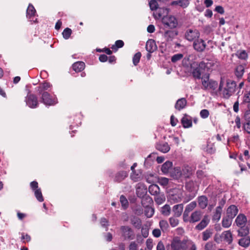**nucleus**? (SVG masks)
I'll use <instances>...</instances> for the list:
<instances>
[{
  "mask_svg": "<svg viewBox=\"0 0 250 250\" xmlns=\"http://www.w3.org/2000/svg\"><path fill=\"white\" fill-rule=\"evenodd\" d=\"M162 21L164 25L165 28L169 27L171 29L175 28L178 25V21L176 18L171 15L164 16Z\"/></svg>",
  "mask_w": 250,
  "mask_h": 250,
  "instance_id": "0eeeda50",
  "label": "nucleus"
},
{
  "mask_svg": "<svg viewBox=\"0 0 250 250\" xmlns=\"http://www.w3.org/2000/svg\"><path fill=\"white\" fill-rule=\"evenodd\" d=\"M236 55L237 57L241 59L245 60L248 57V54L245 50H243L240 52H237Z\"/></svg>",
  "mask_w": 250,
  "mask_h": 250,
  "instance_id": "5fc2aeb1",
  "label": "nucleus"
},
{
  "mask_svg": "<svg viewBox=\"0 0 250 250\" xmlns=\"http://www.w3.org/2000/svg\"><path fill=\"white\" fill-rule=\"evenodd\" d=\"M159 226L162 231H164L167 230L168 228V224L167 221L163 220L159 222Z\"/></svg>",
  "mask_w": 250,
  "mask_h": 250,
  "instance_id": "8fccbe9b",
  "label": "nucleus"
},
{
  "mask_svg": "<svg viewBox=\"0 0 250 250\" xmlns=\"http://www.w3.org/2000/svg\"><path fill=\"white\" fill-rule=\"evenodd\" d=\"M188 242L186 240H181L178 237H174L170 245L167 247V250H186Z\"/></svg>",
  "mask_w": 250,
  "mask_h": 250,
  "instance_id": "7ed1b4c3",
  "label": "nucleus"
},
{
  "mask_svg": "<svg viewBox=\"0 0 250 250\" xmlns=\"http://www.w3.org/2000/svg\"><path fill=\"white\" fill-rule=\"evenodd\" d=\"M162 213L165 216H168L170 213V207L169 205H165L162 208Z\"/></svg>",
  "mask_w": 250,
  "mask_h": 250,
  "instance_id": "de8ad7c7",
  "label": "nucleus"
},
{
  "mask_svg": "<svg viewBox=\"0 0 250 250\" xmlns=\"http://www.w3.org/2000/svg\"><path fill=\"white\" fill-rule=\"evenodd\" d=\"M248 108L245 113L244 118L246 122H250V107H248Z\"/></svg>",
  "mask_w": 250,
  "mask_h": 250,
  "instance_id": "0e129e2a",
  "label": "nucleus"
},
{
  "mask_svg": "<svg viewBox=\"0 0 250 250\" xmlns=\"http://www.w3.org/2000/svg\"><path fill=\"white\" fill-rule=\"evenodd\" d=\"M127 176V173L125 171H122L117 173L115 176L114 180L116 182H121Z\"/></svg>",
  "mask_w": 250,
  "mask_h": 250,
  "instance_id": "c756f323",
  "label": "nucleus"
},
{
  "mask_svg": "<svg viewBox=\"0 0 250 250\" xmlns=\"http://www.w3.org/2000/svg\"><path fill=\"white\" fill-rule=\"evenodd\" d=\"M198 205L202 208H205L208 204V199L205 196H201L198 198Z\"/></svg>",
  "mask_w": 250,
  "mask_h": 250,
  "instance_id": "bb28decb",
  "label": "nucleus"
},
{
  "mask_svg": "<svg viewBox=\"0 0 250 250\" xmlns=\"http://www.w3.org/2000/svg\"><path fill=\"white\" fill-rule=\"evenodd\" d=\"M132 224L137 228H140L141 226V221L139 218H135L132 221Z\"/></svg>",
  "mask_w": 250,
  "mask_h": 250,
  "instance_id": "bf43d9fd",
  "label": "nucleus"
},
{
  "mask_svg": "<svg viewBox=\"0 0 250 250\" xmlns=\"http://www.w3.org/2000/svg\"><path fill=\"white\" fill-rule=\"evenodd\" d=\"M206 46L207 45L205 41L202 39H199V38L197 40H195L193 43V48L199 52H203L205 50Z\"/></svg>",
  "mask_w": 250,
  "mask_h": 250,
  "instance_id": "9d476101",
  "label": "nucleus"
},
{
  "mask_svg": "<svg viewBox=\"0 0 250 250\" xmlns=\"http://www.w3.org/2000/svg\"><path fill=\"white\" fill-rule=\"evenodd\" d=\"M196 202L192 201L186 206L183 214L184 219L188 216L189 213L196 208Z\"/></svg>",
  "mask_w": 250,
  "mask_h": 250,
  "instance_id": "2eb2a0df",
  "label": "nucleus"
},
{
  "mask_svg": "<svg viewBox=\"0 0 250 250\" xmlns=\"http://www.w3.org/2000/svg\"><path fill=\"white\" fill-rule=\"evenodd\" d=\"M181 124L184 128H189L192 126V120L191 117L185 114L181 119Z\"/></svg>",
  "mask_w": 250,
  "mask_h": 250,
  "instance_id": "f3484780",
  "label": "nucleus"
},
{
  "mask_svg": "<svg viewBox=\"0 0 250 250\" xmlns=\"http://www.w3.org/2000/svg\"><path fill=\"white\" fill-rule=\"evenodd\" d=\"M198 65L203 73L206 70H208L209 67L212 66V64L208 62H206L205 61H202L198 64Z\"/></svg>",
  "mask_w": 250,
  "mask_h": 250,
  "instance_id": "2f4dec72",
  "label": "nucleus"
},
{
  "mask_svg": "<svg viewBox=\"0 0 250 250\" xmlns=\"http://www.w3.org/2000/svg\"><path fill=\"white\" fill-rule=\"evenodd\" d=\"M247 221L246 217L243 214H239L236 218L235 223L237 226L240 228L244 227Z\"/></svg>",
  "mask_w": 250,
  "mask_h": 250,
  "instance_id": "aec40b11",
  "label": "nucleus"
},
{
  "mask_svg": "<svg viewBox=\"0 0 250 250\" xmlns=\"http://www.w3.org/2000/svg\"><path fill=\"white\" fill-rule=\"evenodd\" d=\"M72 34V30L69 28H66L62 33V36L65 40L68 39Z\"/></svg>",
  "mask_w": 250,
  "mask_h": 250,
  "instance_id": "49530a36",
  "label": "nucleus"
},
{
  "mask_svg": "<svg viewBox=\"0 0 250 250\" xmlns=\"http://www.w3.org/2000/svg\"><path fill=\"white\" fill-rule=\"evenodd\" d=\"M206 151L208 153L212 154L215 151V147L214 144L208 142L206 147Z\"/></svg>",
  "mask_w": 250,
  "mask_h": 250,
  "instance_id": "a19ab883",
  "label": "nucleus"
},
{
  "mask_svg": "<svg viewBox=\"0 0 250 250\" xmlns=\"http://www.w3.org/2000/svg\"><path fill=\"white\" fill-rule=\"evenodd\" d=\"M130 178L134 182L141 181L143 179V175L141 170L133 171L130 174Z\"/></svg>",
  "mask_w": 250,
  "mask_h": 250,
  "instance_id": "4468645a",
  "label": "nucleus"
},
{
  "mask_svg": "<svg viewBox=\"0 0 250 250\" xmlns=\"http://www.w3.org/2000/svg\"><path fill=\"white\" fill-rule=\"evenodd\" d=\"M238 208L235 205L230 206L227 210V216L233 218L238 213Z\"/></svg>",
  "mask_w": 250,
  "mask_h": 250,
  "instance_id": "a211bd4d",
  "label": "nucleus"
},
{
  "mask_svg": "<svg viewBox=\"0 0 250 250\" xmlns=\"http://www.w3.org/2000/svg\"><path fill=\"white\" fill-rule=\"evenodd\" d=\"M201 217V212L198 210L195 211L191 215L190 222L194 223L197 222L200 220Z\"/></svg>",
  "mask_w": 250,
  "mask_h": 250,
  "instance_id": "7c9ffc66",
  "label": "nucleus"
},
{
  "mask_svg": "<svg viewBox=\"0 0 250 250\" xmlns=\"http://www.w3.org/2000/svg\"><path fill=\"white\" fill-rule=\"evenodd\" d=\"M41 95V102L46 106H53L58 103V99L55 96H52L47 92L39 94Z\"/></svg>",
  "mask_w": 250,
  "mask_h": 250,
  "instance_id": "39448f33",
  "label": "nucleus"
},
{
  "mask_svg": "<svg viewBox=\"0 0 250 250\" xmlns=\"http://www.w3.org/2000/svg\"><path fill=\"white\" fill-rule=\"evenodd\" d=\"M243 128L245 131L250 134V122H247L245 123L243 125Z\"/></svg>",
  "mask_w": 250,
  "mask_h": 250,
  "instance_id": "69168bd1",
  "label": "nucleus"
},
{
  "mask_svg": "<svg viewBox=\"0 0 250 250\" xmlns=\"http://www.w3.org/2000/svg\"><path fill=\"white\" fill-rule=\"evenodd\" d=\"M196 174L197 177L201 179L207 177V175L202 170H198L196 172Z\"/></svg>",
  "mask_w": 250,
  "mask_h": 250,
  "instance_id": "680f3d73",
  "label": "nucleus"
},
{
  "mask_svg": "<svg viewBox=\"0 0 250 250\" xmlns=\"http://www.w3.org/2000/svg\"><path fill=\"white\" fill-rule=\"evenodd\" d=\"M120 234L124 240H133L135 236L133 229L128 226H122L120 227Z\"/></svg>",
  "mask_w": 250,
  "mask_h": 250,
  "instance_id": "423d86ee",
  "label": "nucleus"
},
{
  "mask_svg": "<svg viewBox=\"0 0 250 250\" xmlns=\"http://www.w3.org/2000/svg\"><path fill=\"white\" fill-rule=\"evenodd\" d=\"M121 204L124 208H126L128 205V201L124 195H121L120 198Z\"/></svg>",
  "mask_w": 250,
  "mask_h": 250,
  "instance_id": "6e6d98bb",
  "label": "nucleus"
},
{
  "mask_svg": "<svg viewBox=\"0 0 250 250\" xmlns=\"http://www.w3.org/2000/svg\"><path fill=\"white\" fill-rule=\"evenodd\" d=\"M152 203V199L148 196L144 197L142 199V204L145 208V213L148 218L151 217L154 213V209L151 206Z\"/></svg>",
  "mask_w": 250,
  "mask_h": 250,
  "instance_id": "20e7f679",
  "label": "nucleus"
},
{
  "mask_svg": "<svg viewBox=\"0 0 250 250\" xmlns=\"http://www.w3.org/2000/svg\"><path fill=\"white\" fill-rule=\"evenodd\" d=\"M209 115V111L208 109H202L201 110L200 112V115L201 117L203 119H206L207 118Z\"/></svg>",
  "mask_w": 250,
  "mask_h": 250,
  "instance_id": "864d4df0",
  "label": "nucleus"
},
{
  "mask_svg": "<svg viewBox=\"0 0 250 250\" xmlns=\"http://www.w3.org/2000/svg\"><path fill=\"white\" fill-rule=\"evenodd\" d=\"M178 32L176 30H166L164 33V38L167 42L171 41L178 35Z\"/></svg>",
  "mask_w": 250,
  "mask_h": 250,
  "instance_id": "ddd939ff",
  "label": "nucleus"
},
{
  "mask_svg": "<svg viewBox=\"0 0 250 250\" xmlns=\"http://www.w3.org/2000/svg\"><path fill=\"white\" fill-rule=\"evenodd\" d=\"M243 103H247V107H250V91L244 94Z\"/></svg>",
  "mask_w": 250,
  "mask_h": 250,
  "instance_id": "09e8293b",
  "label": "nucleus"
},
{
  "mask_svg": "<svg viewBox=\"0 0 250 250\" xmlns=\"http://www.w3.org/2000/svg\"><path fill=\"white\" fill-rule=\"evenodd\" d=\"M189 4L188 0H178V5L183 8L187 7Z\"/></svg>",
  "mask_w": 250,
  "mask_h": 250,
  "instance_id": "603ef678",
  "label": "nucleus"
},
{
  "mask_svg": "<svg viewBox=\"0 0 250 250\" xmlns=\"http://www.w3.org/2000/svg\"><path fill=\"white\" fill-rule=\"evenodd\" d=\"M146 49L149 53H152L157 49V46L153 40H148L146 44Z\"/></svg>",
  "mask_w": 250,
  "mask_h": 250,
  "instance_id": "dca6fc26",
  "label": "nucleus"
},
{
  "mask_svg": "<svg viewBox=\"0 0 250 250\" xmlns=\"http://www.w3.org/2000/svg\"><path fill=\"white\" fill-rule=\"evenodd\" d=\"M205 250H215L216 248L215 245L211 242L208 243L205 246Z\"/></svg>",
  "mask_w": 250,
  "mask_h": 250,
  "instance_id": "052dcab7",
  "label": "nucleus"
},
{
  "mask_svg": "<svg viewBox=\"0 0 250 250\" xmlns=\"http://www.w3.org/2000/svg\"><path fill=\"white\" fill-rule=\"evenodd\" d=\"M101 224L102 227H105L106 228V230H107V227L108 226V223L107 220L104 218H102L101 220Z\"/></svg>",
  "mask_w": 250,
  "mask_h": 250,
  "instance_id": "338daca9",
  "label": "nucleus"
},
{
  "mask_svg": "<svg viewBox=\"0 0 250 250\" xmlns=\"http://www.w3.org/2000/svg\"><path fill=\"white\" fill-rule=\"evenodd\" d=\"M129 250H137V245L135 242H132L129 246Z\"/></svg>",
  "mask_w": 250,
  "mask_h": 250,
  "instance_id": "774afa93",
  "label": "nucleus"
},
{
  "mask_svg": "<svg viewBox=\"0 0 250 250\" xmlns=\"http://www.w3.org/2000/svg\"><path fill=\"white\" fill-rule=\"evenodd\" d=\"M202 89L204 90H215L218 87V83L212 80L209 79V74H205L201 79Z\"/></svg>",
  "mask_w": 250,
  "mask_h": 250,
  "instance_id": "f03ea898",
  "label": "nucleus"
},
{
  "mask_svg": "<svg viewBox=\"0 0 250 250\" xmlns=\"http://www.w3.org/2000/svg\"><path fill=\"white\" fill-rule=\"evenodd\" d=\"M181 170L183 174V177L184 178L189 177L192 174V169L188 166H184Z\"/></svg>",
  "mask_w": 250,
  "mask_h": 250,
  "instance_id": "cd10ccee",
  "label": "nucleus"
},
{
  "mask_svg": "<svg viewBox=\"0 0 250 250\" xmlns=\"http://www.w3.org/2000/svg\"><path fill=\"white\" fill-rule=\"evenodd\" d=\"M190 67L193 77L197 79H202L201 74L203 73L198 65V63L196 62H194L190 64Z\"/></svg>",
  "mask_w": 250,
  "mask_h": 250,
  "instance_id": "9b49d317",
  "label": "nucleus"
},
{
  "mask_svg": "<svg viewBox=\"0 0 250 250\" xmlns=\"http://www.w3.org/2000/svg\"><path fill=\"white\" fill-rule=\"evenodd\" d=\"M208 220L207 217H205L200 223L196 227V229L198 230H202L204 229L208 224Z\"/></svg>",
  "mask_w": 250,
  "mask_h": 250,
  "instance_id": "e433bc0d",
  "label": "nucleus"
},
{
  "mask_svg": "<svg viewBox=\"0 0 250 250\" xmlns=\"http://www.w3.org/2000/svg\"><path fill=\"white\" fill-rule=\"evenodd\" d=\"M236 82L232 80L228 79L225 80L221 78L219 86V90L222 92L223 97L229 99L235 92L236 89Z\"/></svg>",
  "mask_w": 250,
  "mask_h": 250,
  "instance_id": "f257e3e1",
  "label": "nucleus"
},
{
  "mask_svg": "<svg viewBox=\"0 0 250 250\" xmlns=\"http://www.w3.org/2000/svg\"><path fill=\"white\" fill-rule=\"evenodd\" d=\"M85 64L83 62H76L72 66V69L76 72L78 73L82 71L85 68Z\"/></svg>",
  "mask_w": 250,
  "mask_h": 250,
  "instance_id": "412c9836",
  "label": "nucleus"
},
{
  "mask_svg": "<svg viewBox=\"0 0 250 250\" xmlns=\"http://www.w3.org/2000/svg\"><path fill=\"white\" fill-rule=\"evenodd\" d=\"M157 150L163 153H167L170 150V147L167 143H159L156 145Z\"/></svg>",
  "mask_w": 250,
  "mask_h": 250,
  "instance_id": "5701e85b",
  "label": "nucleus"
},
{
  "mask_svg": "<svg viewBox=\"0 0 250 250\" xmlns=\"http://www.w3.org/2000/svg\"><path fill=\"white\" fill-rule=\"evenodd\" d=\"M124 45V42L122 40H117L115 42V44L112 45L111 47V48L116 51L118 50V48H122Z\"/></svg>",
  "mask_w": 250,
  "mask_h": 250,
  "instance_id": "ea45409f",
  "label": "nucleus"
},
{
  "mask_svg": "<svg viewBox=\"0 0 250 250\" xmlns=\"http://www.w3.org/2000/svg\"><path fill=\"white\" fill-rule=\"evenodd\" d=\"M186 188L189 191H192L194 190V182L193 181H189L186 184Z\"/></svg>",
  "mask_w": 250,
  "mask_h": 250,
  "instance_id": "e2e57ef3",
  "label": "nucleus"
},
{
  "mask_svg": "<svg viewBox=\"0 0 250 250\" xmlns=\"http://www.w3.org/2000/svg\"><path fill=\"white\" fill-rule=\"evenodd\" d=\"M36 11L31 4H29L26 10V17L27 18L31 20V19L35 16Z\"/></svg>",
  "mask_w": 250,
  "mask_h": 250,
  "instance_id": "393cba45",
  "label": "nucleus"
},
{
  "mask_svg": "<svg viewBox=\"0 0 250 250\" xmlns=\"http://www.w3.org/2000/svg\"><path fill=\"white\" fill-rule=\"evenodd\" d=\"M172 163L171 162L167 161L162 166L161 170L164 173H167L169 169L172 167Z\"/></svg>",
  "mask_w": 250,
  "mask_h": 250,
  "instance_id": "4c0bfd02",
  "label": "nucleus"
},
{
  "mask_svg": "<svg viewBox=\"0 0 250 250\" xmlns=\"http://www.w3.org/2000/svg\"><path fill=\"white\" fill-rule=\"evenodd\" d=\"M187 104V101L186 98H182L177 101L174 106L176 109L180 111L185 108Z\"/></svg>",
  "mask_w": 250,
  "mask_h": 250,
  "instance_id": "6ab92c4d",
  "label": "nucleus"
},
{
  "mask_svg": "<svg viewBox=\"0 0 250 250\" xmlns=\"http://www.w3.org/2000/svg\"><path fill=\"white\" fill-rule=\"evenodd\" d=\"M222 211V207L220 206L217 207L215 209V211L213 216V219L216 221L219 220L221 218Z\"/></svg>",
  "mask_w": 250,
  "mask_h": 250,
  "instance_id": "58836bf2",
  "label": "nucleus"
},
{
  "mask_svg": "<svg viewBox=\"0 0 250 250\" xmlns=\"http://www.w3.org/2000/svg\"><path fill=\"white\" fill-rule=\"evenodd\" d=\"M171 176L175 179L183 177L181 168L179 167H175L171 172Z\"/></svg>",
  "mask_w": 250,
  "mask_h": 250,
  "instance_id": "c85d7f7f",
  "label": "nucleus"
},
{
  "mask_svg": "<svg viewBox=\"0 0 250 250\" xmlns=\"http://www.w3.org/2000/svg\"><path fill=\"white\" fill-rule=\"evenodd\" d=\"M136 194L139 197H143L146 193L147 188L146 186L142 183H138L136 186Z\"/></svg>",
  "mask_w": 250,
  "mask_h": 250,
  "instance_id": "f8f14e48",
  "label": "nucleus"
},
{
  "mask_svg": "<svg viewBox=\"0 0 250 250\" xmlns=\"http://www.w3.org/2000/svg\"><path fill=\"white\" fill-rule=\"evenodd\" d=\"M232 218H231L228 216H226L223 218L222 220V226L225 228L229 227L232 223Z\"/></svg>",
  "mask_w": 250,
  "mask_h": 250,
  "instance_id": "c9c22d12",
  "label": "nucleus"
},
{
  "mask_svg": "<svg viewBox=\"0 0 250 250\" xmlns=\"http://www.w3.org/2000/svg\"><path fill=\"white\" fill-rule=\"evenodd\" d=\"M51 87V84L48 82H45L40 83L37 88L38 93L41 94L45 92V90H48Z\"/></svg>",
  "mask_w": 250,
  "mask_h": 250,
  "instance_id": "4be33fe9",
  "label": "nucleus"
},
{
  "mask_svg": "<svg viewBox=\"0 0 250 250\" xmlns=\"http://www.w3.org/2000/svg\"><path fill=\"white\" fill-rule=\"evenodd\" d=\"M184 57L183 54L178 53L174 55L171 57V61L173 63H176L180 61Z\"/></svg>",
  "mask_w": 250,
  "mask_h": 250,
  "instance_id": "37998d69",
  "label": "nucleus"
},
{
  "mask_svg": "<svg viewBox=\"0 0 250 250\" xmlns=\"http://www.w3.org/2000/svg\"><path fill=\"white\" fill-rule=\"evenodd\" d=\"M169 223L171 227H175L179 224V220L178 219L171 217L169 218Z\"/></svg>",
  "mask_w": 250,
  "mask_h": 250,
  "instance_id": "4d7b16f0",
  "label": "nucleus"
},
{
  "mask_svg": "<svg viewBox=\"0 0 250 250\" xmlns=\"http://www.w3.org/2000/svg\"><path fill=\"white\" fill-rule=\"evenodd\" d=\"M149 5L152 11L156 10L158 8V4L156 0H151L149 2Z\"/></svg>",
  "mask_w": 250,
  "mask_h": 250,
  "instance_id": "3c124183",
  "label": "nucleus"
},
{
  "mask_svg": "<svg viewBox=\"0 0 250 250\" xmlns=\"http://www.w3.org/2000/svg\"><path fill=\"white\" fill-rule=\"evenodd\" d=\"M239 244L243 247H248L250 244V238L246 236L241 238L239 241Z\"/></svg>",
  "mask_w": 250,
  "mask_h": 250,
  "instance_id": "f704fd0d",
  "label": "nucleus"
},
{
  "mask_svg": "<svg viewBox=\"0 0 250 250\" xmlns=\"http://www.w3.org/2000/svg\"><path fill=\"white\" fill-rule=\"evenodd\" d=\"M172 210L175 216L177 217L180 216L183 210V204H181L174 206Z\"/></svg>",
  "mask_w": 250,
  "mask_h": 250,
  "instance_id": "b1692460",
  "label": "nucleus"
},
{
  "mask_svg": "<svg viewBox=\"0 0 250 250\" xmlns=\"http://www.w3.org/2000/svg\"><path fill=\"white\" fill-rule=\"evenodd\" d=\"M212 231L210 229H207L203 232L202 239L204 241L208 240L212 235Z\"/></svg>",
  "mask_w": 250,
  "mask_h": 250,
  "instance_id": "79ce46f5",
  "label": "nucleus"
},
{
  "mask_svg": "<svg viewBox=\"0 0 250 250\" xmlns=\"http://www.w3.org/2000/svg\"><path fill=\"white\" fill-rule=\"evenodd\" d=\"M244 71V67L242 65H239L235 68V74L237 78H241L243 75Z\"/></svg>",
  "mask_w": 250,
  "mask_h": 250,
  "instance_id": "72a5a7b5",
  "label": "nucleus"
},
{
  "mask_svg": "<svg viewBox=\"0 0 250 250\" xmlns=\"http://www.w3.org/2000/svg\"><path fill=\"white\" fill-rule=\"evenodd\" d=\"M158 183L162 186H166L168 183V179L167 178L162 177L159 179Z\"/></svg>",
  "mask_w": 250,
  "mask_h": 250,
  "instance_id": "13d9d810",
  "label": "nucleus"
},
{
  "mask_svg": "<svg viewBox=\"0 0 250 250\" xmlns=\"http://www.w3.org/2000/svg\"><path fill=\"white\" fill-rule=\"evenodd\" d=\"M34 191L35 196L36 198H37V199L39 202H43V196L42 195V193L41 188L36 189V190H35V191Z\"/></svg>",
  "mask_w": 250,
  "mask_h": 250,
  "instance_id": "c03bdc74",
  "label": "nucleus"
},
{
  "mask_svg": "<svg viewBox=\"0 0 250 250\" xmlns=\"http://www.w3.org/2000/svg\"><path fill=\"white\" fill-rule=\"evenodd\" d=\"M185 38L188 41H194L200 37L199 31L196 29H188L185 33Z\"/></svg>",
  "mask_w": 250,
  "mask_h": 250,
  "instance_id": "1a4fd4ad",
  "label": "nucleus"
},
{
  "mask_svg": "<svg viewBox=\"0 0 250 250\" xmlns=\"http://www.w3.org/2000/svg\"><path fill=\"white\" fill-rule=\"evenodd\" d=\"M223 241L230 244L232 241V235L229 230L225 231L222 233Z\"/></svg>",
  "mask_w": 250,
  "mask_h": 250,
  "instance_id": "a878e982",
  "label": "nucleus"
},
{
  "mask_svg": "<svg viewBox=\"0 0 250 250\" xmlns=\"http://www.w3.org/2000/svg\"><path fill=\"white\" fill-rule=\"evenodd\" d=\"M25 102L26 104L32 108H36L39 105L38 97L34 94L29 93L27 94L26 97Z\"/></svg>",
  "mask_w": 250,
  "mask_h": 250,
  "instance_id": "6e6552de",
  "label": "nucleus"
},
{
  "mask_svg": "<svg viewBox=\"0 0 250 250\" xmlns=\"http://www.w3.org/2000/svg\"><path fill=\"white\" fill-rule=\"evenodd\" d=\"M149 193L153 195H156L160 191L159 187L156 184H152L149 186L148 188Z\"/></svg>",
  "mask_w": 250,
  "mask_h": 250,
  "instance_id": "473e14b6",
  "label": "nucleus"
},
{
  "mask_svg": "<svg viewBox=\"0 0 250 250\" xmlns=\"http://www.w3.org/2000/svg\"><path fill=\"white\" fill-rule=\"evenodd\" d=\"M142 56L141 53L140 52H138L136 53L133 56L132 61L133 64L135 66L137 65L138 63L140 62L141 57Z\"/></svg>",
  "mask_w": 250,
  "mask_h": 250,
  "instance_id": "a18cd8bd",
  "label": "nucleus"
}]
</instances>
